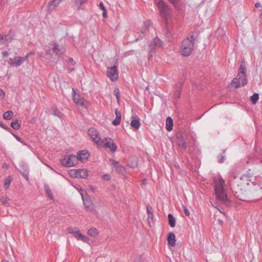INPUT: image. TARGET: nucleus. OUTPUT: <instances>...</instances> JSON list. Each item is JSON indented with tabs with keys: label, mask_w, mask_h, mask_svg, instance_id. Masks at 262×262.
<instances>
[{
	"label": "nucleus",
	"mask_w": 262,
	"mask_h": 262,
	"mask_svg": "<svg viewBox=\"0 0 262 262\" xmlns=\"http://www.w3.org/2000/svg\"><path fill=\"white\" fill-rule=\"evenodd\" d=\"M28 59V55L25 57L16 56L9 59V64L12 66L19 67L24 62Z\"/></svg>",
	"instance_id": "9d476101"
},
{
	"label": "nucleus",
	"mask_w": 262,
	"mask_h": 262,
	"mask_svg": "<svg viewBox=\"0 0 262 262\" xmlns=\"http://www.w3.org/2000/svg\"><path fill=\"white\" fill-rule=\"evenodd\" d=\"M0 126L8 132H10L11 129L0 122Z\"/></svg>",
	"instance_id": "de8ad7c7"
},
{
	"label": "nucleus",
	"mask_w": 262,
	"mask_h": 262,
	"mask_svg": "<svg viewBox=\"0 0 262 262\" xmlns=\"http://www.w3.org/2000/svg\"><path fill=\"white\" fill-rule=\"evenodd\" d=\"M255 193L258 195V196L256 198V200H259L262 198V187H258L255 189Z\"/></svg>",
	"instance_id": "72a5a7b5"
},
{
	"label": "nucleus",
	"mask_w": 262,
	"mask_h": 262,
	"mask_svg": "<svg viewBox=\"0 0 262 262\" xmlns=\"http://www.w3.org/2000/svg\"><path fill=\"white\" fill-rule=\"evenodd\" d=\"M157 1L158 0H156V3L159 10L160 14L161 17L163 18L164 15V2L163 0Z\"/></svg>",
	"instance_id": "5701e85b"
},
{
	"label": "nucleus",
	"mask_w": 262,
	"mask_h": 262,
	"mask_svg": "<svg viewBox=\"0 0 262 262\" xmlns=\"http://www.w3.org/2000/svg\"><path fill=\"white\" fill-rule=\"evenodd\" d=\"M61 0H53L48 5V9L50 11H53L55 8L61 2Z\"/></svg>",
	"instance_id": "b1692460"
},
{
	"label": "nucleus",
	"mask_w": 262,
	"mask_h": 262,
	"mask_svg": "<svg viewBox=\"0 0 262 262\" xmlns=\"http://www.w3.org/2000/svg\"><path fill=\"white\" fill-rule=\"evenodd\" d=\"M224 154H225V150L223 152L222 154H220L217 157V158H218V162L220 163H222L224 161V160H225V155Z\"/></svg>",
	"instance_id": "ea45409f"
},
{
	"label": "nucleus",
	"mask_w": 262,
	"mask_h": 262,
	"mask_svg": "<svg viewBox=\"0 0 262 262\" xmlns=\"http://www.w3.org/2000/svg\"><path fill=\"white\" fill-rule=\"evenodd\" d=\"M99 145L108 148L112 152H114L117 150V146L115 144L113 140L109 138H105L101 140Z\"/></svg>",
	"instance_id": "6e6552de"
},
{
	"label": "nucleus",
	"mask_w": 262,
	"mask_h": 262,
	"mask_svg": "<svg viewBox=\"0 0 262 262\" xmlns=\"http://www.w3.org/2000/svg\"><path fill=\"white\" fill-rule=\"evenodd\" d=\"M239 174L238 171L236 168H232L229 173V182L230 183V180L238 179L237 176Z\"/></svg>",
	"instance_id": "412c9836"
},
{
	"label": "nucleus",
	"mask_w": 262,
	"mask_h": 262,
	"mask_svg": "<svg viewBox=\"0 0 262 262\" xmlns=\"http://www.w3.org/2000/svg\"><path fill=\"white\" fill-rule=\"evenodd\" d=\"M82 235L80 232L79 230H76V233L75 234H74V236L76 238H80L82 236Z\"/></svg>",
	"instance_id": "8fccbe9b"
},
{
	"label": "nucleus",
	"mask_w": 262,
	"mask_h": 262,
	"mask_svg": "<svg viewBox=\"0 0 262 262\" xmlns=\"http://www.w3.org/2000/svg\"><path fill=\"white\" fill-rule=\"evenodd\" d=\"M2 54H3V56L5 57H7L9 55V53L7 51L3 52L2 53Z\"/></svg>",
	"instance_id": "680f3d73"
},
{
	"label": "nucleus",
	"mask_w": 262,
	"mask_h": 262,
	"mask_svg": "<svg viewBox=\"0 0 262 262\" xmlns=\"http://www.w3.org/2000/svg\"><path fill=\"white\" fill-rule=\"evenodd\" d=\"M44 188L47 195L52 199L53 198V195L49 186L46 184L44 186Z\"/></svg>",
	"instance_id": "c9c22d12"
},
{
	"label": "nucleus",
	"mask_w": 262,
	"mask_h": 262,
	"mask_svg": "<svg viewBox=\"0 0 262 262\" xmlns=\"http://www.w3.org/2000/svg\"><path fill=\"white\" fill-rule=\"evenodd\" d=\"M240 81H241V80L239 77H238V78H234L232 80L231 84L233 85L237 89L243 86L242 84H241Z\"/></svg>",
	"instance_id": "bb28decb"
},
{
	"label": "nucleus",
	"mask_w": 262,
	"mask_h": 262,
	"mask_svg": "<svg viewBox=\"0 0 262 262\" xmlns=\"http://www.w3.org/2000/svg\"><path fill=\"white\" fill-rule=\"evenodd\" d=\"M168 222L170 226L173 228L176 226V220L172 214H169L168 215Z\"/></svg>",
	"instance_id": "393cba45"
},
{
	"label": "nucleus",
	"mask_w": 262,
	"mask_h": 262,
	"mask_svg": "<svg viewBox=\"0 0 262 262\" xmlns=\"http://www.w3.org/2000/svg\"><path fill=\"white\" fill-rule=\"evenodd\" d=\"M167 240L168 245L171 247H174L176 245V235L173 232H170L168 233Z\"/></svg>",
	"instance_id": "6ab92c4d"
},
{
	"label": "nucleus",
	"mask_w": 262,
	"mask_h": 262,
	"mask_svg": "<svg viewBox=\"0 0 262 262\" xmlns=\"http://www.w3.org/2000/svg\"><path fill=\"white\" fill-rule=\"evenodd\" d=\"M107 76L112 81H113L116 80L118 78L117 67L116 66H114L112 67L108 68Z\"/></svg>",
	"instance_id": "9b49d317"
},
{
	"label": "nucleus",
	"mask_w": 262,
	"mask_h": 262,
	"mask_svg": "<svg viewBox=\"0 0 262 262\" xmlns=\"http://www.w3.org/2000/svg\"><path fill=\"white\" fill-rule=\"evenodd\" d=\"M237 77H239L241 80L242 85L247 84V79L246 78V68L245 65L244 61H242L241 63L239 68L238 70Z\"/></svg>",
	"instance_id": "1a4fd4ad"
},
{
	"label": "nucleus",
	"mask_w": 262,
	"mask_h": 262,
	"mask_svg": "<svg viewBox=\"0 0 262 262\" xmlns=\"http://www.w3.org/2000/svg\"><path fill=\"white\" fill-rule=\"evenodd\" d=\"M67 231L70 234H73L74 235L75 234L76 230H74L73 228L71 227H69L67 229Z\"/></svg>",
	"instance_id": "09e8293b"
},
{
	"label": "nucleus",
	"mask_w": 262,
	"mask_h": 262,
	"mask_svg": "<svg viewBox=\"0 0 262 262\" xmlns=\"http://www.w3.org/2000/svg\"><path fill=\"white\" fill-rule=\"evenodd\" d=\"M89 175V171L85 169H79V178L86 179Z\"/></svg>",
	"instance_id": "a878e982"
},
{
	"label": "nucleus",
	"mask_w": 262,
	"mask_h": 262,
	"mask_svg": "<svg viewBox=\"0 0 262 262\" xmlns=\"http://www.w3.org/2000/svg\"><path fill=\"white\" fill-rule=\"evenodd\" d=\"M146 209L147 212V222L149 226H151V224L154 223V215H153V210L152 208L149 206H146Z\"/></svg>",
	"instance_id": "f3484780"
},
{
	"label": "nucleus",
	"mask_w": 262,
	"mask_h": 262,
	"mask_svg": "<svg viewBox=\"0 0 262 262\" xmlns=\"http://www.w3.org/2000/svg\"><path fill=\"white\" fill-rule=\"evenodd\" d=\"M134 34H130V35L127 36L126 39H127L128 42H134L135 41H137L139 40L140 39H142V38H140L139 37H138V38H136L135 39L133 40L131 36L133 35Z\"/></svg>",
	"instance_id": "58836bf2"
},
{
	"label": "nucleus",
	"mask_w": 262,
	"mask_h": 262,
	"mask_svg": "<svg viewBox=\"0 0 262 262\" xmlns=\"http://www.w3.org/2000/svg\"><path fill=\"white\" fill-rule=\"evenodd\" d=\"M12 38L9 34H0V46L7 44Z\"/></svg>",
	"instance_id": "a211bd4d"
},
{
	"label": "nucleus",
	"mask_w": 262,
	"mask_h": 262,
	"mask_svg": "<svg viewBox=\"0 0 262 262\" xmlns=\"http://www.w3.org/2000/svg\"><path fill=\"white\" fill-rule=\"evenodd\" d=\"M80 239L83 242H87L89 240V238L88 237L82 235V236L80 238Z\"/></svg>",
	"instance_id": "4d7b16f0"
},
{
	"label": "nucleus",
	"mask_w": 262,
	"mask_h": 262,
	"mask_svg": "<svg viewBox=\"0 0 262 262\" xmlns=\"http://www.w3.org/2000/svg\"><path fill=\"white\" fill-rule=\"evenodd\" d=\"M249 176L247 174H243L237 179L230 180V186L235 195L242 200H245L243 198L244 194L246 193V186L249 184Z\"/></svg>",
	"instance_id": "f257e3e1"
},
{
	"label": "nucleus",
	"mask_w": 262,
	"mask_h": 262,
	"mask_svg": "<svg viewBox=\"0 0 262 262\" xmlns=\"http://www.w3.org/2000/svg\"><path fill=\"white\" fill-rule=\"evenodd\" d=\"M173 121L171 117L168 116L166 120V128L168 132L173 129Z\"/></svg>",
	"instance_id": "4be33fe9"
},
{
	"label": "nucleus",
	"mask_w": 262,
	"mask_h": 262,
	"mask_svg": "<svg viewBox=\"0 0 262 262\" xmlns=\"http://www.w3.org/2000/svg\"><path fill=\"white\" fill-rule=\"evenodd\" d=\"M86 1L87 0H76L75 2L77 5H81L86 3Z\"/></svg>",
	"instance_id": "603ef678"
},
{
	"label": "nucleus",
	"mask_w": 262,
	"mask_h": 262,
	"mask_svg": "<svg viewBox=\"0 0 262 262\" xmlns=\"http://www.w3.org/2000/svg\"><path fill=\"white\" fill-rule=\"evenodd\" d=\"M114 93L115 96L116 97L117 101H119V98H120L119 97L120 93H119V89L117 88H115L114 89Z\"/></svg>",
	"instance_id": "37998d69"
},
{
	"label": "nucleus",
	"mask_w": 262,
	"mask_h": 262,
	"mask_svg": "<svg viewBox=\"0 0 262 262\" xmlns=\"http://www.w3.org/2000/svg\"><path fill=\"white\" fill-rule=\"evenodd\" d=\"M165 23H166V15H169L172 13V10L171 9L167 6L166 4L165 3Z\"/></svg>",
	"instance_id": "f704fd0d"
},
{
	"label": "nucleus",
	"mask_w": 262,
	"mask_h": 262,
	"mask_svg": "<svg viewBox=\"0 0 262 262\" xmlns=\"http://www.w3.org/2000/svg\"><path fill=\"white\" fill-rule=\"evenodd\" d=\"M1 201L2 204L4 205H8L9 204V199L6 196H3L1 199Z\"/></svg>",
	"instance_id": "a19ab883"
},
{
	"label": "nucleus",
	"mask_w": 262,
	"mask_h": 262,
	"mask_svg": "<svg viewBox=\"0 0 262 262\" xmlns=\"http://www.w3.org/2000/svg\"><path fill=\"white\" fill-rule=\"evenodd\" d=\"M214 183V191L217 201L226 206H229L230 205V201L225 189L224 180L220 177L215 180Z\"/></svg>",
	"instance_id": "7ed1b4c3"
},
{
	"label": "nucleus",
	"mask_w": 262,
	"mask_h": 262,
	"mask_svg": "<svg viewBox=\"0 0 262 262\" xmlns=\"http://www.w3.org/2000/svg\"><path fill=\"white\" fill-rule=\"evenodd\" d=\"M183 84L182 81H180L177 83L174 87V91L173 94V97L176 99V101L180 98L181 87Z\"/></svg>",
	"instance_id": "dca6fc26"
},
{
	"label": "nucleus",
	"mask_w": 262,
	"mask_h": 262,
	"mask_svg": "<svg viewBox=\"0 0 262 262\" xmlns=\"http://www.w3.org/2000/svg\"><path fill=\"white\" fill-rule=\"evenodd\" d=\"M103 16L104 17H106V10H105V11H103Z\"/></svg>",
	"instance_id": "774afa93"
},
{
	"label": "nucleus",
	"mask_w": 262,
	"mask_h": 262,
	"mask_svg": "<svg viewBox=\"0 0 262 262\" xmlns=\"http://www.w3.org/2000/svg\"><path fill=\"white\" fill-rule=\"evenodd\" d=\"M146 179H144L142 182V184H141V186L142 187H144V186L145 185V184H146Z\"/></svg>",
	"instance_id": "e2e57ef3"
},
{
	"label": "nucleus",
	"mask_w": 262,
	"mask_h": 262,
	"mask_svg": "<svg viewBox=\"0 0 262 262\" xmlns=\"http://www.w3.org/2000/svg\"><path fill=\"white\" fill-rule=\"evenodd\" d=\"M88 234L91 236H95L98 234V231L96 228H91L88 230Z\"/></svg>",
	"instance_id": "e433bc0d"
},
{
	"label": "nucleus",
	"mask_w": 262,
	"mask_h": 262,
	"mask_svg": "<svg viewBox=\"0 0 262 262\" xmlns=\"http://www.w3.org/2000/svg\"><path fill=\"white\" fill-rule=\"evenodd\" d=\"M135 262H143V260L141 256H139L136 259Z\"/></svg>",
	"instance_id": "052dcab7"
},
{
	"label": "nucleus",
	"mask_w": 262,
	"mask_h": 262,
	"mask_svg": "<svg viewBox=\"0 0 262 262\" xmlns=\"http://www.w3.org/2000/svg\"><path fill=\"white\" fill-rule=\"evenodd\" d=\"M184 213H185V214L188 216L189 215H190V213H189V210L187 209V208L186 207H184Z\"/></svg>",
	"instance_id": "5fc2aeb1"
},
{
	"label": "nucleus",
	"mask_w": 262,
	"mask_h": 262,
	"mask_svg": "<svg viewBox=\"0 0 262 262\" xmlns=\"http://www.w3.org/2000/svg\"><path fill=\"white\" fill-rule=\"evenodd\" d=\"M81 195L85 207L90 211L94 210V207L91 198L86 194L83 195L81 193Z\"/></svg>",
	"instance_id": "f8f14e48"
},
{
	"label": "nucleus",
	"mask_w": 262,
	"mask_h": 262,
	"mask_svg": "<svg viewBox=\"0 0 262 262\" xmlns=\"http://www.w3.org/2000/svg\"><path fill=\"white\" fill-rule=\"evenodd\" d=\"M130 125L136 129L139 128L141 125L140 120L139 119H133L130 122Z\"/></svg>",
	"instance_id": "cd10ccee"
},
{
	"label": "nucleus",
	"mask_w": 262,
	"mask_h": 262,
	"mask_svg": "<svg viewBox=\"0 0 262 262\" xmlns=\"http://www.w3.org/2000/svg\"><path fill=\"white\" fill-rule=\"evenodd\" d=\"M76 156L78 158V161L84 162L88 159L90 156V154L87 150H82L78 151L77 156Z\"/></svg>",
	"instance_id": "2eb2a0df"
},
{
	"label": "nucleus",
	"mask_w": 262,
	"mask_h": 262,
	"mask_svg": "<svg viewBox=\"0 0 262 262\" xmlns=\"http://www.w3.org/2000/svg\"><path fill=\"white\" fill-rule=\"evenodd\" d=\"M14 116V113L12 111H8L7 112H6L5 113H4V115H3V118L5 120H10L12 118V117H13Z\"/></svg>",
	"instance_id": "c85d7f7f"
},
{
	"label": "nucleus",
	"mask_w": 262,
	"mask_h": 262,
	"mask_svg": "<svg viewBox=\"0 0 262 262\" xmlns=\"http://www.w3.org/2000/svg\"><path fill=\"white\" fill-rule=\"evenodd\" d=\"M135 52V51L134 50H130V51H128L126 54H128V55H130V54H134Z\"/></svg>",
	"instance_id": "0e129e2a"
},
{
	"label": "nucleus",
	"mask_w": 262,
	"mask_h": 262,
	"mask_svg": "<svg viewBox=\"0 0 262 262\" xmlns=\"http://www.w3.org/2000/svg\"><path fill=\"white\" fill-rule=\"evenodd\" d=\"M162 41L158 37H155L152 41H151L149 45V59H150L154 53L155 50L161 47Z\"/></svg>",
	"instance_id": "0eeeda50"
},
{
	"label": "nucleus",
	"mask_w": 262,
	"mask_h": 262,
	"mask_svg": "<svg viewBox=\"0 0 262 262\" xmlns=\"http://www.w3.org/2000/svg\"><path fill=\"white\" fill-rule=\"evenodd\" d=\"M5 94L4 91L2 89H0V98L1 99H3L5 97Z\"/></svg>",
	"instance_id": "6e6d98bb"
},
{
	"label": "nucleus",
	"mask_w": 262,
	"mask_h": 262,
	"mask_svg": "<svg viewBox=\"0 0 262 262\" xmlns=\"http://www.w3.org/2000/svg\"><path fill=\"white\" fill-rule=\"evenodd\" d=\"M171 3H172L174 6L178 4L179 3L181 2L182 0H169Z\"/></svg>",
	"instance_id": "864d4df0"
},
{
	"label": "nucleus",
	"mask_w": 262,
	"mask_h": 262,
	"mask_svg": "<svg viewBox=\"0 0 262 262\" xmlns=\"http://www.w3.org/2000/svg\"><path fill=\"white\" fill-rule=\"evenodd\" d=\"M115 115L116 116V118L121 119V112L117 108L115 110Z\"/></svg>",
	"instance_id": "3c124183"
},
{
	"label": "nucleus",
	"mask_w": 262,
	"mask_h": 262,
	"mask_svg": "<svg viewBox=\"0 0 262 262\" xmlns=\"http://www.w3.org/2000/svg\"><path fill=\"white\" fill-rule=\"evenodd\" d=\"M11 126L14 129L18 130L20 127V124L17 120H14L11 123Z\"/></svg>",
	"instance_id": "473e14b6"
},
{
	"label": "nucleus",
	"mask_w": 262,
	"mask_h": 262,
	"mask_svg": "<svg viewBox=\"0 0 262 262\" xmlns=\"http://www.w3.org/2000/svg\"><path fill=\"white\" fill-rule=\"evenodd\" d=\"M19 172L27 180H29V169L27 165L24 162H21L19 164Z\"/></svg>",
	"instance_id": "4468645a"
},
{
	"label": "nucleus",
	"mask_w": 262,
	"mask_h": 262,
	"mask_svg": "<svg viewBox=\"0 0 262 262\" xmlns=\"http://www.w3.org/2000/svg\"><path fill=\"white\" fill-rule=\"evenodd\" d=\"M68 62L72 63L73 62V59L72 57L68 58Z\"/></svg>",
	"instance_id": "69168bd1"
},
{
	"label": "nucleus",
	"mask_w": 262,
	"mask_h": 262,
	"mask_svg": "<svg viewBox=\"0 0 262 262\" xmlns=\"http://www.w3.org/2000/svg\"><path fill=\"white\" fill-rule=\"evenodd\" d=\"M260 6V4L259 3H257L255 4V7L256 8H258Z\"/></svg>",
	"instance_id": "338daca9"
},
{
	"label": "nucleus",
	"mask_w": 262,
	"mask_h": 262,
	"mask_svg": "<svg viewBox=\"0 0 262 262\" xmlns=\"http://www.w3.org/2000/svg\"><path fill=\"white\" fill-rule=\"evenodd\" d=\"M11 179L10 178H7L5 180L4 187L6 189H8L11 183Z\"/></svg>",
	"instance_id": "79ce46f5"
},
{
	"label": "nucleus",
	"mask_w": 262,
	"mask_h": 262,
	"mask_svg": "<svg viewBox=\"0 0 262 262\" xmlns=\"http://www.w3.org/2000/svg\"><path fill=\"white\" fill-rule=\"evenodd\" d=\"M79 169H71L69 171V174L71 177H72L73 178H79Z\"/></svg>",
	"instance_id": "7c9ffc66"
},
{
	"label": "nucleus",
	"mask_w": 262,
	"mask_h": 262,
	"mask_svg": "<svg viewBox=\"0 0 262 262\" xmlns=\"http://www.w3.org/2000/svg\"><path fill=\"white\" fill-rule=\"evenodd\" d=\"M99 6L103 11H105V10H106L102 2H100L99 3Z\"/></svg>",
	"instance_id": "13d9d810"
},
{
	"label": "nucleus",
	"mask_w": 262,
	"mask_h": 262,
	"mask_svg": "<svg viewBox=\"0 0 262 262\" xmlns=\"http://www.w3.org/2000/svg\"><path fill=\"white\" fill-rule=\"evenodd\" d=\"M103 178L104 180L108 181L110 179V176L107 174H104L103 176Z\"/></svg>",
	"instance_id": "bf43d9fd"
},
{
	"label": "nucleus",
	"mask_w": 262,
	"mask_h": 262,
	"mask_svg": "<svg viewBox=\"0 0 262 262\" xmlns=\"http://www.w3.org/2000/svg\"><path fill=\"white\" fill-rule=\"evenodd\" d=\"M61 164L66 167L75 166L78 164V161L76 156L69 155L66 156L64 158L61 160Z\"/></svg>",
	"instance_id": "423d86ee"
},
{
	"label": "nucleus",
	"mask_w": 262,
	"mask_h": 262,
	"mask_svg": "<svg viewBox=\"0 0 262 262\" xmlns=\"http://www.w3.org/2000/svg\"><path fill=\"white\" fill-rule=\"evenodd\" d=\"M198 37V34H190L182 41L181 50L183 55L188 56L191 54L194 48V42Z\"/></svg>",
	"instance_id": "20e7f679"
},
{
	"label": "nucleus",
	"mask_w": 262,
	"mask_h": 262,
	"mask_svg": "<svg viewBox=\"0 0 262 262\" xmlns=\"http://www.w3.org/2000/svg\"><path fill=\"white\" fill-rule=\"evenodd\" d=\"M12 135L15 137V138L19 142L22 143L24 145H26V144L25 143L24 141L23 140L19 137H18L17 135L11 133Z\"/></svg>",
	"instance_id": "c03bdc74"
},
{
	"label": "nucleus",
	"mask_w": 262,
	"mask_h": 262,
	"mask_svg": "<svg viewBox=\"0 0 262 262\" xmlns=\"http://www.w3.org/2000/svg\"><path fill=\"white\" fill-rule=\"evenodd\" d=\"M43 49L45 51V58L51 62L59 60L65 53L63 47L54 41L46 46Z\"/></svg>",
	"instance_id": "f03ea898"
},
{
	"label": "nucleus",
	"mask_w": 262,
	"mask_h": 262,
	"mask_svg": "<svg viewBox=\"0 0 262 262\" xmlns=\"http://www.w3.org/2000/svg\"><path fill=\"white\" fill-rule=\"evenodd\" d=\"M89 134L92 140L97 144L99 145L101 142V139L99 136L97 130L94 128H91L89 129Z\"/></svg>",
	"instance_id": "ddd939ff"
},
{
	"label": "nucleus",
	"mask_w": 262,
	"mask_h": 262,
	"mask_svg": "<svg viewBox=\"0 0 262 262\" xmlns=\"http://www.w3.org/2000/svg\"><path fill=\"white\" fill-rule=\"evenodd\" d=\"M151 21L148 20L144 23V29L141 31V33L150 31V27L151 25Z\"/></svg>",
	"instance_id": "c756f323"
},
{
	"label": "nucleus",
	"mask_w": 262,
	"mask_h": 262,
	"mask_svg": "<svg viewBox=\"0 0 262 262\" xmlns=\"http://www.w3.org/2000/svg\"><path fill=\"white\" fill-rule=\"evenodd\" d=\"M72 96L73 100L77 104L83 105V102L79 95L76 94L75 91L74 89H72Z\"/></svg>",
	"instance_id": "aec40b11"
},
{
	"label": "nucleus",
	"mask_w": 262,
	"mask_h": 262,
	"mask_svg": "<svg viewBox=\"0 0 262 262\" xmlns=\"http://www.w3.org/2000/svg\"><path fill=\"white\" fill-rule=\"evenodd\" d=\"M52 114H53L54 115H55L56 116H57V117H58L59 118H60L61 117V114L56 108H55V109L53 110Z\"/></svg>",
	"instance_id": "a18cd8bd"
},
{
	"label": "nucleus",
	"mask_w": 262,
	"mask_h": 262,
	"mask_svg": "<svg viewBox=\"0 0 262 262\" xmlns=\"http://www.w3.org/2000/svg\"><path fill=\"white\" fill-rule=\"evenodd\" d=\"M114 161V165L116 167L117 171L119 172H122L124 171V168L122 166L119 164L117 162Z\"/></svg>",
	"instance_id": "4c0bfd02"
},
{
	"label": "nucleus",
	"mask_w": 262,
	"mask_h": 262,
	"mask_svg": "<svg viewBox=\"0 0 262 262\" xmlns=\"http://www.w3.org/2000/svg\"><path fill=\"white\" fill-rule=\"evenodd\" d=\"M188 137V134L185 130H180L177 134L178 144L184 149H185L188 146L189 141Z\"/></svg>",
	"instance_id": "39448f33"
},
{
	"label": "nucleus",
	"mask_w": 262,
	"mask_h": 262,
	"mask_svg": "<svg viewBox=\"0 0 262 262\" xmlns=\"http://www.w3.org/2000/svg\"><path fill=\"white\" fill-rule=\"evenodd\" d=\"M120 121L121 119L116 118V119L113 121L112 124L115 126H117L120 123Z\"/></svg>",
	"instance_id": "49530a36"
},
{
	"label": "nucleus",
	"mask_w": 262,
	"mask_h": 262,
	"mask_svg": "<svg viewBox=\"0 0 262 262\" xmlns=\"http://www.w3.org/2000/svg\"><path fill=\"white\" fill-rule=\"evenodd\" d=\"M259 99V95L258 93H254L252 96L250 97V101L251 102L255 104L257 102L258 100Z\"/></svg>",
	"instance_id": "2f4dec72"
}]
</instances>
